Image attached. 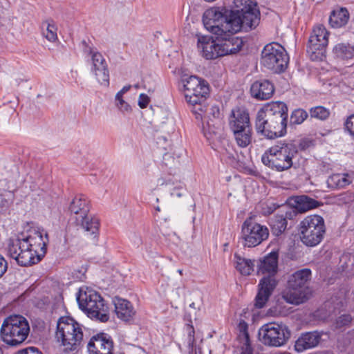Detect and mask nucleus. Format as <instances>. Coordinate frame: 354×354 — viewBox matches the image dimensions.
I'll use <instances>...</instances> for the list:
<instances>
[{
	"label": "nucleus",
	"mask_w": 354,
	"mask_h": 354,
	"mask_svg": "<svg viewBox=\"0 0 354 354\" xmlns=\"http://www.w3.org/2000/svg\"><path fill=\"white\" fill-rule=\"evenodd\" d=\"M234 265L236 269L242 275H250L254 269V260L246 259L239 254H234Z\"/></svg>",
	"instance_id": "a878e982"
},
{
	"label": "nucleus",
	"mask_w": 354,
	"mask_h": 354,
	"mask_svg": "<svg viewBox=\"0 0 354 354\" xmlns=\"http://www.w3.org/2000/svg\"><path fill=\"white\" fill-rule=\"evenodd\" d=\"M157 211H160V209L159 207H157L156 209Z\"/></svg>",
	"instance_id": "603ef678"
},
{
	"label": "nucleus",
	"mask_w": 354,
	"mask_h": 354,
	"mask_svg": "<svg viewBox=\"0 0 354 354\" xmlns=\"http://www.w3.org/2000/svg\"><path fill=\"white\" fill-rule=\"evenodd\" d=\"M308 113L301 109H295L290 115V122L294 124H300L307 118Z\"/></svg>",
	"instance_id": "f704fd0d"
},
{
	"label": "nucleus",
	"mask_w": 354,
	"mask_h": 354,
	"mask_svg": "<svg viewBox=\"0 0 354 354\" xmlns=\"http://www.w3.org/2000/svg\"><path fill=\"white\" fill-rule=\"evenodd\" d=\"M16 354H42V353L41 351H39L35 347H28L24 350L17 352Z\"/></svg>",
	"instance_id": "a18cd8bd"
},
{
	"label": "nucleus",
	"mask_w": 354,
	"mask_h": 354,
	"mask_svg": "<svg viewBox=\"0 0 354 354\" xmlns=\"http://www.w3.org/2000/svg\"><path fill=\"white\" fill-rule=\"evenodd\" d=\"M297 153V146L292 143H278L269 148L261 157L262 162L277 171L288 170L292 166Z\"/></svg>",
	"instance_id": "0eeeda50"
},
{
	"label": "nucleus",
	"mask_w": 354,
	"mask_h": 354,
	"mask_svg": "<svg viewBox=\"0 0 354 354\" xmlns=\"http://www.w3.org/2000/svg\"><path fill=\"white\" fill-rule=\"evenodd\" d=\"M322 333L318 331L306 332L300 335L295 343V350L302 353L316 347L320 342Z\"/></svg>",
	"instance_id": "6ab92c4d"
},
{
	"label": "nucleus",
	"mask_w": 354,
	"mask_h": 354,
	"mask_svg": "<svg viewBox=\"0 0 354 354\" xmlns=\"http://www.w3.org/2000/svg\"><path fill=\"white\" fill-rule=\"evenodd\" d=\"M75 221L77 225H81L86 232L91 234H94L98 231L100 225L98 218L93 217L88 214H86L82 218L80 217Z\"/></svg>",
	"instance_id": "bb28decb"
},
{
	"label": "nucleus",
	"mask_w": 354,
	"mask_h": 354,
	"mask_svg": "<svg viewBox=\"0 0 354 354\" xmlns=\"http://www.w3.org/2000/svg\"><path fill=\"white\" fill-rule=\"evenodd\" d=\"M336 201L339 205H348L354 202V192L347 191L336 196Z\"/></svg>",
	"instance_id": "c9c22d12"
},
{
	"label": "nucleus",
	"mask_w": 354,
	"mask_h": 354,
	"mask_svg": "<svg viewBox=\"0 0 354 354\" xmlns=\"http://www.w3.org/2000/svg\"><path fill=\"white\" fill-rule=\"evenodd\" d=\"M229 124L232 131L243 130V128H251L248 113L241 109L232 110L229 118Z\"/></svg>",
	"instance_id": "4be33fe9"
},
{
	"label": "nucleus",
	"mask_w": 354,
	"mask_h": 354,
	"mask_svg": "<svg viewBox=\"0 0 354 354\" xmlns=\"http://www.w3.org/2000/svg\"><path fill=\"white\" fill-rule=\"evenodd\" d=\"M326 233L324 219L319 215L306 216L299 224V234L301 242L308 247L319 244Z\"/></svg>",
	"instance_id": "9b49d317"
},
{
	"label": "nucleus",
	"mask_w": 354,
	"mask_h": 354,
	"mask_svg": "<svg viewBox=\"0 0 354 354\" xmlns=\"http://www.w3.org/2000/svg\"><path fill=\"white\" fill-rule=\"evenodd\" d=\"M46 26V30H44L43 36L50 42H55L57 39V27L53 19H47L43 23Z\"/></svg>",
	"instance_id": "c756f323"
},
{
	"label": "nucleus",
	"mask_w": 354,
	"mask_h": 354,
	"mask_svg": "<svg viewBox=\"0 0 354 354\" xmlns=\"http://www.w3.org/2000/svg\"><path fill=\"white\" fill-rule=\"evenodd\" d=\"M310 114L312 118L324 120L328 118L330 112L325 107L318 106L311 108L310 110Z\"/></svg>",
	"instance_id": "72a5a7b5"
},
{
	"label": "nucleus",
	"mask_w": 354,
	"mask_h": 354,
	"mask_svg": "<svg viewBox=\"0 0 354 354\" xmlns=\"http://www.w3.org/2000/svg\"><path fill=\"white\" fill-rule=\"evenodd\" d=\"M349 19V14L346 8H341L332 12L329 23L333 28H338L345 26Z\"/></svg>",
	"instance_id": "393cba45"
},
{
	"label": "nucleus",
	"mask_w": 354,
	"mask_h": 354,
	"mask_svg": "<svg viewBox=\"0 0 354 354\" xmlns=\"http://www.w3.org/2000/svg\"><path fill=\"white\" fill-rule=\"evenodd\" d=\"M268 229L252 220L246 219L242 225V238L245 247L252 248L259 245L268 239Z\"/></svg>",
	"instance_id": "dca6fc26"
},
{
	"label": "nucleus",
	"mask_w": 354,
	"mask_h": 354,
	"mask_svg": "<svg viewBox=\"0 0 354 354\" xmlns=\"http://www.w3.org/2000/svg\"><path fill=\"white\" fill-rule=\"evenodd\" d=\"M203 1L205 2L211 3V2L215 1L216 0H203Z\"/></svg>",
	"instance_id": "8fccbe9b"
},
{
	"label": "nucleus",
	"mask_w": 354,
	"mask_h": 354,
	"mask_svg": "<svg viewBox=\"0 0 354 354\" xmlns=\"http://www.w3.org/2000/svg\"><path fill=\"white\" fill-rule=\"evenodd\" d=\"M351 317L350 315H343L338 318L337 324L339 326H342L348 324L349 322H351Z\"/></svg>",
	"instance_id": "c03bdc74"
},
{
	"label": "nucleus",
	"mask_w": 354,
	"mask_h": 354,
	"mask_svg": "<svg viewBox=\"0 0 354 354\" xmlns=\"http://www.w3.org/2000/svg\"><path fill=\"white\" fill-rule=\"evenodd\" d=\"M29 332L28 320L21 315H14L3 320L0 329V337L6 344L18 346L26 339Z\"/></svg>",
	"instance_id": "9d476101"
},
{
	"label": "nucleus",
	"mask_w": 354,
	"mask_h": 354,
	"mask_svg": "<svg viewBox=\"0 0 354 354\" xmlns=\"http://www.w3.org/2000/svg\"><path fill=\"white\" fill-rule=\"evenodd\" d=\"M115 105L122 113H129L131 111V106L124 100L123 96L116 94L115 97Z\"/></svg>",
	"instance_id": "e433bc0d"
},
{
	"label": "nucleus",
	"mask_w": 354,
	"mask_h": 354,
	"mask_svg": "<svg viewBox=\"0 0 354 354\" xmlns=\"http://www.w3.org/2000/svg\"><path fill=\"white\" fill-rule=\"evenodd\" d=\"M205 113L208 117L211 115L214 118H218L220 116V109L217 106H212L209 109L208 111L205 110Z\"/></svg>",
	"instance_id": "79ce46f5"
},
{
	"label": "nucleus",
	"mask_w": 354,
	"mask_h": 354,
	"mask_svg": "<svg viewBox=\"0 0 354 354\" xmlns=\"http://www.w3.org/2000/svg\"><path fill=\"white\" fill-rule=\"evenodd\" d=\"M69 209L71 213L75 215V220L80 217L85 216L89 212V202L88 199L82 196H76L71 201Z\"/></svg>",
	"instance_id": "b1692460"
},
{
	"label": "nucleus",
	"mask_w": 354,
	"mask_h": 354,
	"mask_svg": "<svg viewBox=\"0 0 354 354\" xmlns=\"http://www.w3.org/2000/svg\"><path fill=\"white\" fill-rule=\"evenodd\" d=\"M186 101L192 105L201 104L205 101L209 93V87L206 82L195 75L181 77Z\"/></svg>",
	"instance_id": "4468645a"
},
{
	"label": "nucleus",
	"mask_w": 354,
	"mask_h": 354,
	"mask_svg": "<svg viewBox=\"0 0 354 354\" xmlns=\"http://www.w3.org/2000/svg\"><path fill=\"white\" fill-rule=\"evenodd\" d=\"M197 48L200 55L206 59H215L222 57L218 40L213 35H198Z\"/></svg>",
	"instance_id": "a211bd4d"
},
{
	"label": "nucleus",
	"mask_w": 354,
	"mask_h": 354,
	"mask_svg": "<svg viewBox=\"0 0 354 354\" xmlns=\"http://www.w3.org/2000/svg\"><path fill=\"white\" fill-rule=\"evenodd\" d=\"M113 302L115 306V312L119 319L124 322L132 319L136 312L129 301L120 297H115Z\"/></svg>",
	"instance_id": "5701e85b"
},
{
	"label": "nucleus",
	"mask_w": 354,
	"mask_h": 354,
	"mask_svg": "<svg viewBox=\"0 0 354 354\" xmlns=\"http://www.w3.org/2000/svg\"><path fill=\"white\" fill-rule=\"evenodd\" d=\"M150 102L149 96L145 93H141L138 97V106L141 109L146 108Z\"/></svg>",
	"instance_id": "a19ab883"
},
{
	"label": "nucleus",
	"mask_w": 354,
	"mask_h": 354,
	"mask_svg": "<svg viewBox=\"0 0 354 354\" xmlns=\"http://www.w3.org/2000/svg\"><path fill=\"white\" fill-rule=\"evenodd\" d=\"M261 62L266 68L279 73L287 68L289 57L282 46L272 42L264 46L261 52Z\"/></svg>",
	"instance_id": "f8f14e48"
},
{
	"label": "nucleus",
	"mask_w": 354,
	"mask_h": 354,
	"mask_svg": "<svg viewBox=\"0 0 354 354\" xmlns=\"http://www.w3.org/2000/svg\"><path fill=\"white\" fill-rule=\"evenodd\" d=\"M178 272L180 274H183V270H178Z\"/></svg>",
	"instance_id": "3c124183"
},
{
	"label": "nucleus",
	"mask_w": 354,
	"mask_h": 354,
	"mask_svg": "<svg viewBox=\"0 0 354 354\" xmlns=\"http://www.w3.org/2000/svg\"><path fill=\"white\" fill-rule=\"evenodd\" d=\"M91 57V71L97 82L104 86L109 83V73L107 63L102 55L97 50H89Z\"/></svg>",
	"instance_id": "f3484780"
},
{
	"label": "nucleus",
	"mask_w": 354,
	"mask_h": 354,
	"mask_svg": "<svg viewBox=\"0 0 354 354\" xmlns=\"http://www.w3.org/2000/svg\"><path fill=\"white\" fill-rule=\"evenodd\" d=\"M233 134L237 145L241 147H248L252 142L251 128H243V130L233 131Z\"/></svg>",
	"instance_id": "c85d7f7f"
},
{
	"label": "nucleus",
	"mask_w": 354,
	"mask_h": 354,
	"mask_svg": "<svg viewBox=\"0 0 354 354\" xmlns=\"http://www.w3.org/2000/svg\"><path fill=\"white\" fill-rule=\"evenodd\" d=\"M311 270L303 268L289 277L286 289L282 292V298L291 304L299 305L309 297L310 290L307 286L311 279Z\"/></svg>",
	"instance_id": "6e6552de"
},
{
	"label": "nucleus",
	"mask_w": 354,
	"mask_h": 354,
	"mask_svg": "<svg viewBox=\"0 0 354 354\" xmlns=\"http://www.w3.org/2000/svg\"><path fill=\"white\" fill-rule=\"evenodd\" d=\"M241 354H252V349L250 345L249 341H244V346L242 348Z\"/></svg>",
	"instance_id": "49530a36"
},
{
	"label": "nucleus",
	"mask_w": 354,
	"mask_h": 354,
	"mask_svg": "<svg viewBox=\"0 0 354 354\" xmlns=\"http://www.w3.org/2000/svg\"><path fill=\"white\" fill-rule=\"evenodd\" d=\"M291 335L288 326L282 322H270L259 330V340L266 346L280 347L286 344Z\"/></svg>",
	"instance_id": "ddd939ff"
},
{
	"label": "nucleus",
	"mask_w": 354,
	"mask_h": 354,
	"mask_svg": "<svg viewBox=\"0 0 354 354\" xmlns=\"http://www.w3.org/2000/svg\"><path fill=\"white\" fill-rule=\"evenodd\" d=\"M82 326L70 317H62L57 324L55 337L66 351L77 349L83 339Z\"/></svg>",
	"instance_id": "1a4fd4ad"
},
{
	"label": "nucleus",
	"mask_w": 354,
	"mask_h": 354,
	"mask_svg": "<svg viewBox=\"0 0 354 354\" xmlns=\"http://www.w3.org/2000/svg\"><path fill=\"white\" fill-rule=\"evenodd\" d=\"M279 206L276 205L274 203H270L268 205V209L265 211L266 214H272Z\"/></svg>",
	"instance_id": "de8ad7c7"
},
{
	"label": "nucleus",
	"mask_w": 354,
	"mask_h": 354,
	"mask_svg": "<svg viewBox=\"0 0 354 354\" xmlns=\"http://www.w3.org/2000/svg\"><path fill=\"white\" fill-rule=\"evenodd\" d=\"M333 52L341 59H351L354 57V47L349 44H338L334 47Z\"/></svg>",
	"instance_id": "473e14b6"
},
{
	"label": "nucleus",
	"mask_w": 354,
	"mask_h": 354,
	"mask_svg": "<svg viewBox=\"0 0 354 354\" xmlns=\"http://www.w3.org/2000/svg\"><path fill=\"white\" fill-rule=\"evenodd\" d=\"M185 192V188L183 183H179L178 185L174 187L171 190V196L174 197L180 198L184 196Z\"/></svg>",
	"instance_id": "58836bf2"
},
{
	"label": "nucleus",
	"mask_w": 354,
	"mask_h": 354,
	"mask_svg": "<svg viewBox=\"0 0 354 354\" xmlns=\"http://www.w3.org/2000/svg\"><path fill=\"white\" fill-rule=\"evenodd\" d=\"M278 270V253L272 252L260 261L258 274L263 275L259 283V292L256 297L255 306L263 308L277 286L275 275Z\"/></svg>",
	"instance_id": "20e7f679"
},
{
	"label": "nucleus",
	"mask_w": 354,
	"mask_h": 354,
	"mask_svg": "<svg viewBox=\"0 0 354 354\" xmlns=\"http://www.w3.org/2000/svg\"><path fill=\"white\" fill-rule=\"evenodd\" d=\"M80 308L92 319L106 322L109 319V306L101 295L88 287L80 289L77 296Z\"/></svg>",
	"instance_id": "39448f33"
},
{
	"label": "nucleus",
	"mask_w": 354,
	"mask_h": 354,
	"mask_svg": "<svg viewBox=\"0 0 354 354\" xmlns=\"http://www.w3.org/2000/svg\"><path fill=\"white\" fill-rule=\"evenodd\" d=\"M274 85L266 80H261L254 82L250 88L252 96L261 100L270 98L274 94Z\"/></svg>",
	"instance_id": "412c9836"
},
{
	"label": "nucleus",
	"mask_w": 354,
	"mask_h": 354,
	"mask_svg": "<svg viewBox=\"0 0 354 354\" xmlns=\"http://www.w3.org/2000/svg\"><path fill=\"white\" fill-rule=\"evenodd\" d=\"M238 21L234 19L230 23L222 19V10L219 8H211L203 14V25L218 40L222 57L236 54L242 48L243 40L235 34L244 29L241 28Z\"/></svg>",
	"instance_id": "f257e3e1"
},
{
	"label": "nucleus",
	"mask_w": 354,
	"mask_h": 354,
	"mask_svg": "<svg viewBox=\"0 0 354 354\" xmlns=\"http://www.w3.org/2000/svg\"><path fill=\"white\" fill-rule=\"evenodd\" d=\"M88 354H111L113 342L103 335L93 336L88 343Z\"/></svg>",
	"instance_id": "aec40b11"
},
{
	"label": "nucleus",
	"mask_w": 354,
	"mask_h": 354,
	"mask_svg": "<svg viewBox=\"0 0 354 354\" xmlns=\"http://www.w3.org/2000/svg\"><path fill=\"white\" fill-rule=\"evenodd\" d=\"M287 120V105L280 101L271 102L258 111L256 128L268 138L274 139L286 134Z\"/></svg>",
	"instance_id": "7ed1b4c3"
},
{
	"label": "nucleus",
	"mask_w": 354,
	"mask_h": 354,
	"mask_svg": "<svg viewBox=\"0 0 354 354\" xmlns=\"http://www.w3.org/2000/svg\"><path fill=\"white\" fill-rule=\"evenodd\" d=\"M270 227L272 233L279 236L286 229L287 221L283 216L276 215L270 221Z\"/></svg>",
	"instance_id": "2f4dec72"
},
{
	"label": "nucleus",
	"mask_w": 354,
	"mask_h": 354,
	"mask_svg": "<svg viewBox=\"0 0 354 354\" xmlns=\"http://www.w3.org/2000/svg\"><path fill=\"white\" fill-rule=\"evenodd\" d=\"M238 329L240 332L239 337L243 336L244 341H250L249 334L248 333V324L243 319H241L238 324Z\"/></svg>",
	"instance_id": "4c0bfd02"
},
{
	"label": "nucleus",
	"mask_w": 354,
	"mask_h": 354,
	"mask_svg": "<svg viewBox=\"0 0 354 354\" xmlns=\"http://www.w3.org/2000/svg\"><path fill=\"white\" fill-rule=\"evenodd\" d=\"M329 32L321 24L316 25L310 36L307 53L313 61H321L325 57Z\"/></svg>",
	"instance_id": "2eb2a0df"
},
{
	"label": "nucleus",
	"mask_w": 354,
	"mask_h": 354,
	"mask_svg": "<svg viewBox=\"0 0 354 354\" xmlns=\"http://www.w3.org/2000/svg\"><path fill=\"white\" fill-rule=\"evenodd\" d=\"M8 270V263L5 258L0 254V278L6 273Z\"/></svg>",
	"instance_id": "37998d69"
},
{
	"label": "nucleus",
	"mask_w": 354,
	"mask_h": 354,
	"mask_svg": "<svg viewBox=\"0 0 354 354\" xmlns=\"http://www.w3.org/2000/svg\"><path fill=\"white\" fill-rule=\"evenodd\" d=\"M47 242V234L32 227L9 239L8 254L19 266H31L44 257Z\"/></svg>",
	"instance_id": "f03ea898"
},
{
	"label": "nucleus",
	"mask_w": 354,
	"mask_h": 354,
	"mask_svg": "<svg viewBox=\"0 0 354 354\" xmlns=\"http://www.w3.org/2000/svg\"><path fill=\"white\" fill-rule=\"evenodd\" d=\"M194 303H192V304L190 305V306H191V307H194Z\"/></svg>",
	"instance_id": "864d4df0"
},
{
	"label": "nucleus",
	"mask_w": 354,
	"mask_h": 354,
	"mask_svg": "<svg viewBox=\"0 0 354 354\" xmlns=\"http://www.w3.org/2000/svg\"><path fill=\"white\" fill-rule=\"evenodd\" d=\"M297 203V208L300 212H307L313 208L317 207L318 202L313 198H310L306 196H297L295 198Z\"/></svg>",
	"instance_id": "7c9ffc66"
},
{
	"label": "nucleus",
	"mask_w": 354,
	"mask_h": 354,
	"mask_svg": "<svg viewBox=\"0 0 354 354\" xmlns=\"http://www.w3.org/2000/svg\"><path fill=\"white\" fill-rule=\"evenodd\" d=\"M352 182V178L348 174H334L327 180L328 187L335 189L343 188Z\"/></svg>",
	"instance_id": "cd10ccee"
},
{
	"label": "nucleus",
	"mask_w": 354,
	"mask_h": 354,
	"mask_svg": "<svg viewBox=\"0 0 354 354\" xmlns=\"http://www.w3.org/2000/svg\"><path fill=\"white\" fill-rule=\"evenodd\" d=\"M201 112H203V110L202 109H199Z\"/></svg>",
	"instance_id": "5fc2aeb1"
},
{
	"label": "nucleus",
	"mask_w": 354,
	"mask_h": 354,
	"mask_svg": "<svg viewBox=\"0 0 354 354\" xmlns=\"http://www.w3.org/2000/svg\"><path fill=\"white\" fill-rule=\"evenodd\" d=\"M131 88V86L130 85H127V86H123V88L120 91H118L116 94H120V95L121 96H123L124 93H126L127 91H129V89Z\"/></svg>",
	"instance_id": "09e8293b"
},
{
	"label": "nucleus",
	"mask_w": 354,
	"mask_h": 354,
	"mask_svg": "<svg viewBox=\"0 0 354 354\" xmlns=\"http://www.w3.org/2000/svg\"><path fill=\"white\" fill-rule=\"evenodd\" d=\"M345 128L354 138V115L349 116L345 122Z\"/></svg>",
	"instance_id": "ea45409f"
},
{
	"label": "nucleus",
	"mask_w": 354,
	"mask_h": 354,
	"mask_svg": "<svg viewBox=\"0 0 354 354\" xmlns=\"http://www.w3.org/2000/svg\"><path fill=\"white\" fill-rule=\"evenodd\" d=\"M234 10L229 14L225 10L222 11V19L227 22L232 21L234 19L239 20L241 28L245 31L254 29L259 24L260 12L257 3L252 0H234Z\"/></svg>",
	"instance_id": "423d86ee"
}]
</instances>
